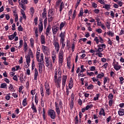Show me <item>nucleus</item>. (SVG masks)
I'll return each mask as SVG.
<instances>
[{"mask_svg":"<svg viewBox=\"0 0 124 124\" xmlns=\"http://www.w3.org/2000/svg\"><path fill=\"white\" fill-rule=\"evenodd\" d=\"M109 79L108 78H105L104 79V85H105L107 83L108 81H109Z\"/></svg>","mask_w":124,"mask_h":124,"instance_id":"nucleus-40","label":"nucleus"},{"mask_svg":"<svg viewBox=\"0 0 124 124\" xmlns=\"http://www.w3.org/2000/svg\"><path fill=\"white\" fill-rule=\"evenodd\" d=\"M60 37L65 38V32H62L60 34Z\"/></svg>","mask_w":124,"mask_h":124,"instance_id":"nucleus-34","label":"nucleus"},{"mask_svg":"<svg viewBox=\"0 0 124 124\" xmlns=\"http://www.w3.org/2000/svg\"><path fill=\"white\" fill-rule=\"evenodd\" d=\"M59 27L54 26L52 27V32L54 34H57V32L59 31Z\"/></svg>","mask_w":124,"mask_h":124,"instance_id":"nucleus-9","label":"nucleus"},{"mask_svg":"<svg viewBox=\"0 0 124 124\" xmlns=\"http://www.w3.org/2000/svg\"><path fill=\"white\" fill-rule=\"evenodd\" d=\"M54 19V17L50 16V17L48 18V22H52Z\"/></svg>","mask_w":124,"mask_h":124,"instance_id":"nucleus-62","label":"nucleus"},{"mask_svg":"<svg viewBox=\"0 0 124 124\" xmlns=\"http://www.w3.org/2000/svg\"><path fill=\"white\" fill-rule=\"evenodd\" d=\"M98 48H95V52H103V49L101 47H100V45H98L97 46Z\"/></svg>","mask_w":124,"mask_h":124,"instance_id":"nucleus-15","label":"nucleus"},{"mask_svg":"<svg viewBox=\"0 0 124 124\" xmlns=\"http://www.w3.org/2000/svg\"><path fill=\"white\" fill-rule=\"evenodd\" d=\"M61 2H62V0H58V1H56V5H57V6H59Z\"/></svg>","mask_w":124,"mask_h":124,"instance_id":"nucleus-61","label":"nucleus"},{"mask_svg":"<svg viewBox=\"0 0 124 124\" xmlns=\"http://www.w3.org/2000/svg\"><path fill=\"white\" fill-rule=\"evenodd\" d=\"M31 58H33V54H32V51L31 49H30L28 52V55L27 56H26V62L27 65H24L25 68H28L30 66V63L31 62Z\"/></svg>","mask_w":124,"mask_h":124,"instance_id":"nucleus-1","label":"nucleus"},{"mask_svg":"<svg viewBox=\"0 0 124 124\" xmlns=\"http://www.w3.org/2000/svg\"><path fill=\"white\" fill-rule=\"evenodd\" d=\"M58 103L57 102H55V106L56 107V111L57 113V115H60L61 114V110H60V108H59Z\"/></svg>","mask_w":124,"mask_h":124,"instance_id":"nucleus-7","label":"nucleus"},{"mask_svg":"<svg viewBox=\"0 0 124 124\" xmlns=\"http://www.w3.org/2000/svg\"><path fill=\"white\" fill-rule=\"evenodd\" d=\"M52 29V27H51V25H48L47 28L46 30V34L48 36L49 35V33L50 32V31H51V29Z\"/></svg>","mask_w":124,"mask_h":124,"instance_id":"nucleus-12","label":"nucleus"},{"mask_svg":"<svg viewBox=\"0 0 124 124\" xmlns=\"http://www.w3.org/2000/svg\"><path fill=\"white\" fill-rule=\"evenodd\" d=\"M111 6L109 4H105V6L103 7V8H105V9H107V10H109L110 9V7Z\"/></svg>","mask_w":124,"mask_h":124,"instance_id":"nucleus-22","label":"nucleus"},{"mask_svg":"<svg viewBox=\"0 0 124 124\" xmlns=\"http://www.w3.org/2000/svg\"><path fill=\"white\" fill-rule=\"evenodd\" d=\"M73 105H74V103L73 102V101H71V103L70 105V107L71 109H72V108H73Z\"/></svg>","mask_w":124,"mask_h":124,"instance_id":"nucleus-63","label":"nucleus"},{"mask_svg":"<svg viewBox=\"0 0 124 124\" xmlns=\"http://www.w3.org/2000/svg\"><path fill=\"white\" fill-rule=\"evenodd\" d=\"M86 71V69L84 68V65L80 66V72H84Z\"/></svg>","mask_w":124,"mask_h":124,"instance_id":"nucleus-36","label":"nucleus"},{"mask_svg":"<svg viewBox=\"0 0 124 124\" xmlns=\"http://www.w3.org/2000/svg\"><path fill=\"white\" fill-rule=\"evenodd\" d=\"M75 124H79V120H78V116H76L75 118Z\"/></svg>","mask_w":124,"mask_h":124,"instance_id":"nucleus-37","label":"nucleus"},{"mask_svg":"<svg viewBox=\"0 0 124 124\" xmlns=\"http://www.w3.org/2000/svg\"><path fill=\"white\" fill-rule=\"evenodd\" d=\"M93 85H89L87 87L88 90H93Z\"/></svg>","mask_w":124,"mask_h":124,"instance_id":"nucleus-51","label":"nucleus"},{"mask_svg":"<svg viewBox=\"0 0 124 124\" xmlns=\"http://www.w3.org/2000/svg\"><path fill=\"white\" fill-rule=\"evenodd\" d=\"M62 62H63V58H59V65L62 66Z\"/></svg>","mask_w":124,"mask_h":124,"instance_id":"nucleus-26","label":"nucleus"},{"mask_svg":"<svg viewBox=\"0 0 124 124\" xmlns=\"http://www.w3.org/2000/svg\"><path fill=\"white\" fill-rule=\"evenodd\" d=\"M52 59L53 63H55V61L56 60V55H54L52 57Z\"/></svg>","mask_w":124,"mask_h":124,"instance_id":"nucleus-64","label":"nucleus"},{"mask_svg":"<svg viewBox=\"0 0 124 124\" xmlns=\"http://www.w3.org/2000/svg\"><path fill=\"white\" fill-rule=\"evenodd\" d=\"M46 93L47 95H50V88H47L46 89Z\"/></svg>","mask_w":124,"mask_h":124,"instance_id":"nucleus-52","label":"nucleus"},{"mask_svg":"<svg viewBox=\"0 0 124 124\" xmlns=\"http://www.w3.org/2000/svg\"><path fill=\"white\" fill-rule=\"evenodd\" d=\"M23 46V40H20L19 41V46H18V49H21Z\"/></svg>","mask_w":124,"mask_h":124,"instance_id":"nucleus-35","label":"nucleus"},{"mask_svg":"<svg viewBox=\"0 0 124 124\" xmlns=\"http://www.w3.org/2000/svg\"><path fill=\"white\" fill-rule=\"evenodd\" d=\"M37 61L38 62H43V61H44V56L43 55V53H41L40 56V55H36ZM40 57V59H39V58Z\"/></svg>","mask_w":124,"mask_h":124,"instance_id":"nucleus-4","label":"nucleus"},{"mask_svg":"<svg viewBox=\"0 0 124 124\" xmlns=\"http://www.w3.org/2000/svg\"><path fill=\"white\" fill-rule=\"evenodd\" d=\"M62 81V76L58 77V78L55 79L54 82L57 85L58 88H61V81Z\"/></svg>","mask_w":124,"mask_h":124,"instance_id":"nucleus-5","label":"nucleus"},{"mask_svg":"<svg viewBox=\"0 0 124 124\" xmlns=\"http://www.w3.org/2000/svg\"><path fill=\"white\" fill-rule=\"evenodd\" d=\"M118 114L119 116H124V109H120V110L118 111Z\"/></svg>","mask_w":124,"mask_h":124,"instance_id":"nucleus-20","label":"nucleus"},{"mask_svg":"<svg viewBox=\"0 0 124 124\" xmlns=\"http://www.w3.org/2000/svg\"><path fill=\"white\" fill-rule=\"evenodd\" d=\"M114 69H115V70L118 71V70H120L121 69V68H122V66L119 65L118 64H114Z\"/></svg>","mask_w":124,"mask_h":124,"instance_id":"nucleus-17","label":"nucleus"},{"mask_svg":"<svg viewBox=\"0 0 124 124\" xmlns=\"http://www.w3.org/2000/svg\"><path fill=\"white\" fill-rule=\"evenodd\" d=\"M38 29L40 33H41L42 32V31H43V23H42V21H41L39 23Z\"/></svg>","mask_w":124,"mask_h":124,"instance_id":"nucleus-8","label":"nucleus"},{"mask_svg":"<svg viewBox=\"0 0 124 124\" xmlns=\"http://www.w3.org/2000/svg\"><path fill=\"white\" fill-rule=\"evenodd\" d=\"M64 25H65V22H62L60 24V31H62V28H63V27H64Z\"/></svg>","mask_w":124,"mask_h":124,"instance_id":"nucleus-33","label":"nucleus"},{"mask_svg":"<svg viewBox=\"0 0 124 124\" xmlns=\"http://www.w3.org/2000/svg\"><path fill=\"white\" fill-rule=\"evenodd\" d=\"M41 44H45V36L43 35H41Z\"/></svg>","mask_w":124,"mask_h":124,"instance_id":"nucleus-18","label":"nucleus"},{"mask_svg":"<svg viewBox=\"0 0 124 124\" xmlns=\"http://www.w3.org/2000/svg\"><path fill=\"white\" fill-rule=\"evenodd\" d=\"M34 21L35 25L36 26L37 25V21H38V17H36L34 18Z\"/></svg>","mask_w":124,"mask_h":124,"instance_id":"nucleus-49","label":"nucleus"},{"mask_svg":"<svg viewBox=\"0 0 124 124\" xmlns=\"http://www.w3.org/2000/svg\"><path fill=\"white\" fill-rule=\"evenodd\" d=\"M106 27L108 29V30H110V23L108 22H107Z\"/></svg>","mask_w":124,"mask_h":124,"instance_id":"nucleus-55","label":"nucleus"},{"mask_svg":"<svg viewBox=\"0 0 124 124\" xmlns=\"http://www.w3.org/2000/svg\"><path fill=\"white\" fill-rule=\"evenodd\" d=\"M108 44H109V45H110L111 46V45H112V44H113V42L112 41H111L110 38H108Z\"/></svg>","mask_w":124,"mask_h":124,"instance_id":"nucleus-54","label":"nucleus"},{"mask_svg":"<svg viewBox=\"0 0 124 124\" xmlns=\"http://www.w3.org/2000/svg\"><path fill=\"white\" fill-rule=\"evenodd\" d=\"M31 108L32 110H33V111H34V112L35 113H36L37 112V110L36 109V107H35V106H34V103H32Z\"/></svg>","mask_w":124,"mask_h":124,"instance_id":"nucleus-19","label":"nucleus"},{"mask_svg":"<svg viewBox=\"0 0 124 124\" xmlns=\"http://www.w3.org/2000/svg\"><path fill=\"white\" fill-rule=\"evenodd\" d=\"M14 37H15L14 36V35L13 34L8 36V38L10 40H13V39H14Z\"/></svg>","mask_w":124,"mask_h":124,"instance_id":"nucleus-38","label":"nucleus"},{"mask_svg":"<svg viewBox=\"0 0 124 124\" xmlns=\"http://www.w3.org/2000/svg\"><path fill=\"white\" fill-rule=\"evenodd\" d=\"M83 14H84V12H83V8H81L79 12V14H78V17H80V16L81 17H83Z\"/></svg>","mask_w":124,"mask_h":124,"instance_id":"nucleus-31","label":"nucleus"},{"mask_svg":"<svg viewBox=\"0 0 124 124\" xmlns=\"http://www.w3.org/2000/svg\"><path fill=\"white\" fill-rule=\"evenodd\" d=\"M107 33L108 35H111L112 37L114 36V32H112V31H108Z\"/></svg>","mask_w":124,"mask_h":124,"instance_id":"nucleus-47","label":"nucleus"},{"mask_svg":"<svg viewBox=\"0 0 124 124\" xmlns=\"http://www.w3.org/2000/svg\"><path fill=\"white\" fill-rule=\"evenodd\" d=\"M30 11L31 13V15H33L34 13V9L33 8V7H32L30 8Z\"/></svg>","mask_w":124,"mask_h":124,"instance_id":"nucleus-41","label":"nucleus"},{"mask_svg":"<svg viewBox=\"0 0 124 124\" xmlns=\"http://www.w3.org/2000/svg\"><path fill=\"white\" fill-rule=\"evenodd\" d=\"M94 70H95V66H91L90 68V71H94Z\"/></svg>","mask_w":124,"mask_h":124,"instance_id":"nucleus-57","label":"nucleus"},{"mask_svg":"<svg viewBox=\"0 0 124 124\" xmlns=\"http://www.w3.org/2000/svg\"><path fill=\"white\" fill-rule=\"evenodd\" d=\"M42 64L44 65L43 62H39L38 66H39V72L41 73L42 72Z\"/></svg>","mask_w":124,"mask_h":124,"instance_id":"nucleus-10","label":"nucleus"},{"mask_svg":"<svg viewBox=\"0 0 124 124\" xmlns=\"http://www.w3.org/2000/svg\"><path fill=\"white\" fill-rule=\"evenodd\" d=\"M43 13H42V18L44 19V18H47V12L46 11V8H44L43 10Z\"/></svg>","mask_w":124,"mask_h":124,"instance_id":"nucleus-14","label":"nucleus"},{"mask_svg":"<svg viewBox=\"0 0 124 124\" xmlns=\"http://www.w3.org/2000/svg\"><path fill=\"white\" fill-rule=\"evenodd\" d=\"M53 45L55 48V50L56 51L57 53H59V51H60V44H59V42L54 41Z\"/></svg>","mask_w":124,"mask_h":124,"instance_id":"nucleus-3","label":"nucleus"},{"mask_svg":"<svg viewBox=\"0 0 124 124\" xmlns=\"http://www.w3.org/2000/svg\"><path fill=\"white\" fill-rule=\"evenodd\" d=\"M30 43L31 44V48H33V45H34V40H33V38H31L30 39Z\"/></svg>","mask_w":124,"mask_h":124,"instance_id":"nucleus-27","label":"nucleus"},{"mask_svg":"<svg viewBox=\"0 0 124 124\" xmlns=\"http://www.w3.org/2000/svg\"><path fill=\"white\" fill-rule=\"evenodd\" d=\"M78 76V77H84V76H85V75L84 74V73H83V72H81V71H80Z\"/></svg>","mask_w":124,"mask_h":124,"instance_id":"nucleus-39","label":"nucleus"},{"mask_svg":"<svg viewBox=\"0 0 124 124\" xmlns=\"http://www.w3.org/2000/svg\"><path fill=\"white\" fill-rule=\"evenodd\" d=\"M67 79V76H63L62 77V87L64 88L65 87V83Z\"/></svg>","mask_w":124,"mask_h":124,"instance_id":"nucleus-6","label":"nucleus"},{"mask_svg":"<svg viewBox=\"0 0 124 124\" xmlns=\"http://www.w3.org/2000/svg\"><path fill=\"white\" fill-rule=\"evenodd\" d=\"M93 108V105H87L85 108V110H88L90 108Z\"/></svg>","mask_w":124,"mask_h":124,"instance_id":"nucleus-42","label":"nucleus"},{"mask_svg":"<svg viewBox=\"0 0 124 124\" xmlns=\"http://www.w3.org/2000/svg\"><path fill=\"white\" fill-rule=\"evenodd\" d=\"M34 80H35V81H36V80H37V76H38V71L37 70V69H36V68L34 69Z\"/></svg>","mask_w":124,"mask_h":124,"instance_id":"nucleus-11","label":"nucleus"},{"mask_svg":"<svg viewBox=\"0 0 124 124\" xmlns=\"http://www.w3.org/2000/svg\"><path fill=\"white\" fill-rule=\"evenodd\" d=\"M92 7H93V8H97V4L93 2L92 3Z\"/></svg>","mask_w":124,"mask_h":124,"instance_id":"nucleus-50","label":"nucleus"},{"mask_svg":"<svg viewBox=\"0 0 124 124\" xmlns=\"http://www.w3.org/2000/svg\"><path fill=\"white\" fill-rule=\"evenodd\" d=\"M98 2L101 3V4H105V1L104 0H97Z\"/></svg>","mask_w":124,"mask_h":124,"instance_id":"nucleus-44","label":"nucleus"},{"mask_svg":"<svg viewBox=\"0 0 124 124\" xmlns=\"http://www.w3.org/2000/svg\"><path fill=\"white\" fill-rule=\"evenodd\" d=\"M108 98L109 99H110V100H111V99H113V94L112 93H110L108 96Z\"/></svg>","mask_w":124,"mask_h":124,"instance_id":"nucleus-56","label":"nucleus"},{"mask_svg":"<svg viewBox=\"0 0 124 124\" xmlns=\"http://www.w3.org/2000/svg\"><path fill=\"white\" fill-rule=\"evenodd\" d=\"M19 4L20 7H21L23 10H26V4H25V3H21L20 2H19Z\"/></svg>","mask_w":124,"mask_h":124,"instance_id":"nucleus-16","label":"nucleus"},{"mask_svg":"<svg viewBox=\"0 0 124 124\" xmlns=\"http://www.w3.org/2000/svg\"><path fill=\"white\" fill-rule=\"evenodd\" d=\"M42 49L44 51H47V50H48V47H47V46H42Z\"/></svg>","mask_w":124,"mask_h":124,"instance_id":"nucleus-60","label":"nucleus"},{"mask_svg":"<svg viewBox=\"0 0 124 124\" xmlns=\"http://www.w3.org/2000/svg\"><path fill=\"white\" fill-rule=\"evenodd\" d=\"M53 16H54V12L52 10H49L47 15L48 17H51Z\"/></svg>","mask_w":124,"mask_h":124,"instance_id":"nucleus-23","label":"nucleus"},{"mask_svg":"<svg viewBox=\"0 0 124 124\" xmlns=\"http://www.w3.org/2000/svg\"><path fill=\"white\" fill-rule=\"evenodd\" d=\"M59 58L63 59V51L62 50L60 51Z\"/></svg>","mask_w":124,"mask_h":124,"instance_id":"nucleus-21","label":"nucleus"},{"mask_svg":"<svg viewBox=\"0 0 124 124\" xmlns=\"http://www.w3.org/2000/svg\"><path fill=\"white\" fill-rule=\"evenodd\" d=\"M18 31H23V28L22 27V26L20 25L18 27Z\"/></svg>","mask_w":124,"mask_h":124,"instance_id":"nucleus-58","label":"nucleus"},{"mask_svg":"<svg viewBox=\"0 0 124 124\" xmlns=\"http://www.w3.org/2000/svg\"><path fill=\"white\" fill-rule=\"evenodd\" d=\"M94 41H95L96 44H98L99 43V40L97 37H95L94 39Z\"/></svg>","mask_w":124,"mask_h":124,"instance_id":"nucleus-43","label":"nucleus"},{"mask_svg":"<svg viewBox=\"0 0 124 124\" xmlns=\"http://www.w3.org/2000/svg\"><path fill=\"white\" fill-rule=\"evenodd\" d=\"M72 87H73V79L71 78L69 81V89H72Z\"/></svg>","mask_w":124,"mask_h":124,"instance_id":"nucleus-13","label":"nucleus"},{"mask_svg":"<svg viewBox=\"0 0 124 124\" xmlns=\"http://www.w3.org/2000/svg\"><path fill=\"white\" fill-rule=\"evenodd\" d=\"M24 49L25 52H27V51L28 50V44L26 42H24Z\"/></svg>","mask_w":124,"mask_h":124,"instance_id":"nucleus-29","label":"nucleus"},{"mask_svg":"<svg viewBox=\"0 0 124 124\" xmlns=\"http://www.w3.org/2000/svg\"><path fill=\"white\" fill-rule=\"evenodd\" d=\"M93 12H94V13H95V14H98V13H99V12H100V11H99V9H96L93 10Z\"/></svg>","mask_w":124,"mask_h":124,"instance_id":"nucleus-48","label":"nucleus"},{"mask_svg":"<svg viewBox=\"0 0 124 124\" xmlns=\"http://www.w3.org/2000/svg\"><path fill=\"white\" fill-rule=\"evenodd\" d=\"M48 115L50 116L51 119H52L54 120V119H55L56 118V112H55V110L53 109H50L48 112Z\"/></svg>","mask_w":124,"mask_h":124,"instance_id":"nucleus-2","label":"nucleus"},{"mask_svg":"<svg viewBox=\"0 0 124 124\" xmlns=\"http://www.w3.org/2000/svg\"><path fill=\"white\" fill-rule=\"evenodd\" d=\"M34 31H35L36 37H38V28L37 27H34Z\"/></svg>","mask_w":124,"mask_h":124,"instance_id":"nucleus-24","label":"nucleus"},{"mask_svg":"<svg viewBox=\"0 0 124 124\" xmlns=\"http://www.w3.org/2000/svg\"><path fill=\"white\" fill-rule=\"evenodd\" d=\"M41 90V94L42 95V96L43 97V96H44V92H43V87H41L40 88Z\"/></svg>","mask_w":124,"mask_h":124,"instance_id":"nucleus-45","label":"nucleus"},{"mask_svg":"<svg viewBox=\"0 0 124 124\" xmlns=\"http://www.w3.org/2000/svg\"><path fill=\"white\" fill-rule=\"evenodd\" d=\"M57 79H58V73L57 72H55L54 76V81L57 80Z\"/></svg>","mask_w":124,"mask_h":124,"instance_id":"nucleus-53","label":"nucleus"},{"mask_svg":"<svg viewBox=\"0 0 124 124\" xmlns=\"http://www.w3.org/2000/svg\"><path fill=\"white\" fill-rule=\"evenodd\" d=\"M28 103H27V98H25L23 100L22 105L23 106H27Z\"/></svg>","mask_w":124,"mask_h":124,"instance_id":"nucleus-32","label":"nucleus"},{"mask_svg":"<svg viewBox=\"0 0 124 124\" xmlns=\"http://www.w3.org/2000/svg\"><path fill=\"white\" fill-rule=\"evenodd\" d=\"M103 76H104V74L102 73L101 74H98V75L96 76V78L98 79H102V78H103Z\"/></svg>","mask_w":124,"mask_h":124,"instance_id":"nucleus-25","label":"nucleus"},{"mask_svg":"<svg viewBox=\"0 0 124 124\" xmlns=\"http://www.w3.org/2000/svg\"><path fill=\"white\" fill-rule=\"evenodd\" d=\"M100 45V48H102V49H103V48L104 49H105V48H106V45L104 44H101V45Z\"/></svg>","mask_w":124,"mask_h":124,"instance_id":"nucleus-46","label":"nucleus"},{"mask_svg":"<svg viewBox=\"0 0 124 124\" xmlns=\"http://www.w3.org/2000/svg\"><path fill=\"white\" fill-rule=\"evenodd\" d=\"M99 114V115H103V116H105V111H104V109L103 108H101Z\"/></svg>","mask_w":124,"mask_h":124,"instance_id":"nucleus-28","label":"nucleus"},{"mask_svg":"<svg viewBox=\"0 0 124 124\" xmlns=\"http://www.w3.org/2000/svg\"><path fill=\"white\" fill-rule=\"evenodd\" d=\"M6 87H7V84H6V83H1L0 88L1 89H5Z\"/></svg>","mask_w":124,"mask_h":124,"instance_id":"nucleus-30","label":"nucleus"},{"mask_svg":"<svg viewBox=\"0 0 124 124\" xmlns=\"http://www.w3.org/2000/svg\"><path fill=\"white\" fill-rule=\"evenodd\" d=\"M96 31L98 32V33H102V30L101 29H98L96 30Z\"/></svg>","mask_w":124,"mask_h":124,"instance_id":"nucleus-59","label":"nucleus"}]
</instances>
